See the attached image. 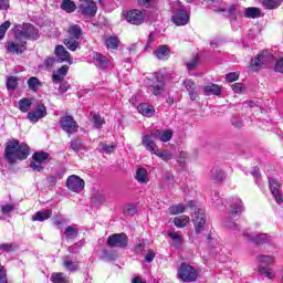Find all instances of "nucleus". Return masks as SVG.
I'll return each instance as SVG.
<instances>
[{
  "mask_svg": "<svg viewBox=\"0 0 283 283\" xmlns=\"http://www.w3.org/2000/svg\"><path fill=\"white\" fill-rule=\"evenodd\" d=\"M0 283H8V272L3 265H0Z\"/></svg>",
  "mask_w": 283,
  "mask_h": 283,
  "instance_id": "obj_56",
  "label": "nucleus"
},
{
  "mask_svg": "<svg viewBox=\"0 0 283 283\" xmlns=\"http://www.w3.org/2000/svg\"><path fill=\"white\" fill-rule=\"evenodd\" d=\"M48 158H50V155L48 153H35L32 156V160H38L39 163H42V165H45V163H48Z\"/></svg>",
  "mask_w": 283,
  "mask_h": 283,
  "instance_id": "obj_43",
  "label": "nucleus"
},
{
  "mask_svg": "<svg viewBox=\"0 0 283 283\" xmlns=\"http://www.w3.org/2000/svg\"><path fill=\"white\" fill-rule=\"evenodd\" d=\"M283 0H264L263 7H265L266 10H276L279 6H282Z\"/></svg>",
  "mask_w": 283,
  "mask_h": 283,
  "instance_id": "obj_40",
  "label": "nucleus"
},
{
  "mask_svg": "<svg viewBox=\"0 0 283 283\" xmlns=\"http://www.w3.org/2000/svg\"><path fill=\"white\" fill-rule=\"evenodd\" d=\"M30 167L33 171H38V172H41V171H43V169H45L43 164L41 161H39L38 159H32Z\"/></svg>",
  "mask_w": 283,
  "mask_h": 283,
  "instance_id": "obj_48",
  "label": "nucleus"
},
{
  "mask_svg": "<svg viewBox=\"0 0 283 283\" xmlns=\"http://www.w3.org/2000/svg\"><path fill=\"white\" fill-rule=\"evenodd\" d=\"M52 218V210H42L38 211L32 216L33 222H45V220H50Z\"/></svg>",
  "mask_w": 283,
  "mask_h": 283,
  "instance_id": "obj_24",
  "label": "nucleus"
},
{
  "mask_svg": "<svg viewBox=\"0 0 283 283\" xmlns=\"http://www.w3.org/2000/svg\"><path fill=\"white\" fill-rule=\"evenodd\" d=\"M55 55L60 59L61 63H69V65H72V55L65 50V46L57 45L55 48Z\"/></svg>",
  "mask_w": 283,
  "mask_h": 283,
  "instance_id": "obj_20",
  "label": "nucleus"
},
{
  "mask_svg": "<svg viewBox=\"0 0 283 283\" xmlns=\"http://www.w3.org/2000/svg\"><path fill=\"white\" fill-rule=\"evenodd\" d=\"M67 72H70V66L63 65L60 67L56 72L52 74V81L55 83V85H59V83H63L65 81V76H67Z\"/></svg>",
  "mask_w": 283,
  "mask_h": 283,
  "instance_id": "obj_21",
  "label": "nucleus"
},
{
  "mask_svg": "<svg viewBox=\"0 0 283 283\" xmlns=\"http://www.w3.org/2000/svg\"><path fill=\"white\" fill-rule=\"evenodd\" d=\"M28 86L31 92H39V88L43 87V82L40 81L38 77L32 76L28 80Z\"/></svg>",
  "mask_w": 283,
  "mask_h": 283,
  "instance_id": "obj_31",
  "label": "nucleus"
},
{
  "mask_svg": "<svg viewBox=\"0 0 283 283\" xmlns=\"http://www.w3.org/2000/svg\"><path fill=\"white\" fill-rule=\"evenodd\" d=\"M11 211H14V207L12 205L1 206L2 213L8 214L11 213Z\"/></svg>",
  "mask_w": 283,
  "mask_h": 283,
  "instance_id": "obj_62",
  "label": "nucleus"
},
{
  "mask_svg": "<svg viewBox=\"0 0 283 283\" xmlns=\"http://www.w3.org/2000/svg\"><path fill=\"white\" fill-rule=\"evenodd\" d=\"M270 191L277 205H282L283 202V196L280 192V182H277L275 179L270 180Z\"/></svg>",
  "mask_w": 283,
  "mask_h": 283,
  "instance_id": "obj_19",
  "label": "nucleus"
},
{
  "mask_svg": "<svg viewBox=\"0 0 283 283\" xmlns=\"http://www.w3.org/2000/svg\"><path fill=\"white\" fill-rule=\"evenodd\" d=\"M174 224L178 229H185V227H187V224H189V217H187V216L176 217L174 220Z\"/></svg>",
  "mask_w": 283,
  "mask_h": 283,
  "instance_id": "obj_36",
  "label": "nucleus"
},
{
  "mask_svg": "<svg viewBox=\"0 0 283 283\" xmlns=\"http://www.w3.org/2000/svg\"><path fill=\"white\" fill-rule=\"evenodd\" d=\"M137 3L142 8H151V6H156V0H137Z\"/></svg>",
  "mask_w": 283,
  "mask_h": 283,
  "instance_id": "obj_54",
  "label": "nucleus"
},
{
  "mask_svg": "<svg viewBox=\"0 0 283 283\" xmlns=\"http://www.w3.org/2000/svg\"><path fill=\"white\" fill-rule=\"evenodd\" d=\"M165 182L166 185L174 187V185L176 184V178L174 177V175H166Z\"/></svg>",
  "mask_w": 283,
  "mask_h": 283,
  "instance_id": "obj_61",
  "label": "nucleus"
},
{
  "mask_svg": "<svg viewBox=\"0 0 283 283\" xmlns=\"http://www.w3.org/2000/svg\"><path fill=\"white\" fill-rule=\"evenodd\" d=\"M146 85L154 96H160L165 92V76L160 73H155L147 77Z\"/></svg>",
  "mask_w": 283,
  "mask_h": 283,
  "instance_id": "obj_3",
  "label": "nucleus"
},
{
  "mask_svg": "<svg viewBox=\"0 0 283 283\" xmlns=\"http://www.w3.org/2000/svg\"><path fill=\"white\" fill-rule=\"evenodd\" d=\"M105 45L108 50H118V38L114 35L106 38Z\"/></svg>",
  "mask_w": 283,
  "mask_h": 283,
  "instance_id": "obj_37",
  "label": "nucleus"
},
{
  "mask_svg": "<svg viewBox=\"0 0 283 283\" xmlns=\"http://www.w3.org/2000/svg\"><path fill=\"white\" fill-rule=\"evenodd\" d=\"M244 211V206L241 199L235 198L233 205L230 206L231 216H240Z\"/></svg>",
  "mask_w": 283,
  "mask_h": 283,
  "instance_id": "obj_26",
  "label": "nucleus"
},
{
  "mask_svg": "<svg viewBox=\"0 0 283 283\" xmlns=\"http://www.w3.org/2000/svg\"><path fill=\"white\" fill-rule=\"evenodd\" d=\"M99 147L105 151V154H114V150L116 149L115 145H107V144H99Z\"/></svg>",
  "mask_w": 283,
  "mask_h": 283,
  "instance_id": "obj_53",
  "label": "nucleus"
},
{
  "mask_svg": "<svg viewBox=\"0 0 283 283\" xmlns=\"http://www.w3.org/2000/svg\"><path fill=\"white\" fill-rule=\"evenodd\" d=\"M244 17L247 19H260V17H262V11L259 8L250 7L245 9Z\"/></svg>",
  "mask_w": 283,
  "mask_h": 283,
  "instance_id": "obj_32",
  "label": "nucleus"
},
{
  "mask_svg": "<svg viewBox=\"0 0 283 283\" xmlns=\"http://www.w3.org/2000/svg\"><path fill=\"white\" fill-rule=\"evenodd\" d=\"M184 87H186L187 92H191V91L198 88L196 83H193V81H191V80L184 81Z\"/></svg>",
  "mask_w": 283,
  "mask_h": 283,
  "instance_id": "obj_55",
  "label": "nucleus"
},
{
  "mask_svg": "<svg viewBox=\"0 0 283 283\" xmlns=\"http://www.w3.org/2000/svg\"><path fill=\"white\" fill-rule=\"evenodd\" d=\"M48 116V109L44 105H39L34 112L28 113V118L31 123H39L40 118Z\"/></svg>",
  "mask_w": 283,
  "mask_h": 283,
  "instance_id": "obj_18",
  "label": "nucleus"
},
{
  "mask_svg": "<svg viewBox=\"0 0 283 283\" xmlns=\"http://www.w3.org/2000/svg\"><path fill=\"white\" fill-rule=\"evenodd\" d=\"M15 34L22 41H28V39L36 41L39 39V29L30 23L18 24L15 25Z\"/></svg>",
  "mask_w": 283,
  "mask_h": 283,
  "instance_id": "obj_4",
  "label": "nucleus"
},
{
  "mask_svg": "<svg viewBox=\"0 0 283 283\" xmlns=\"http://www.w3.org/2000/svg\"><path fill=\"white\" fill-rule=\"evenodd\" d=\"M62 266H64L66 271H70V273H76L81 266V262L72 260L70 256H64Z\"/></svg>",
  "mask_w": 283,
  "mask_h": 283,
  "instance_id": "obj_22",
  "label": "nucleus"
},
{
  "mask_svg": "<svg viewBox=\"0 0 283 283\" xmlns=\"http://www.w3.org/2000/svg\"><path fill=\"white\" fill-rule=\"evenodd\" d=\"M10 25H12L10 21H6L0 25V40L3 39V36H6V32H8Z\"/></svg>",
  "mask_w": 283,
  "mask_h": 283,
  "instance_id": "obj_52",
  "label": "nucleus"
},
{
  "mask_svg": "<svg viewBox=\"0 0 283 283\" xmlns=\"http://www.w3.org/2000/svg\"><path fill=\"white\" fill-rule=\"evenodd\" d=\"M30 156V147L28 144H19V140H11L7 143L4 149V158L10 165L17 160H25Z\"/></svg>",
  "mask_w": 283,
  "mask_h": 283,
  "instance_id": "obj_1",
  "label": "nucleus"
},
{
  "mask_svg": "<svg viewBox=\"0 0 283 283\" xmlns=\"http://www.w3.org/2000/svg\"><path fill=\"white\" fill-rule=\"evenodd\" d=\"M168 237H170L174 244H176L177 247H180V244H182V242H184L182 235H180L176 232H168Z\"/></svg>",
  "mask_w": 283,
  "mask_h": 283,
  "instance_id": "obj_47",
  "label": "nucleus"
},
{
  "mask_svg": "<svg viewBox=\"0 0 283 283\" xmlns=\"http://www.w3.org/2000/svg\"><path fill=\"white\" fill-rule=\"evenodd\" d=\"M125 19L128 23H132V25H143L145 22V13L140 10L133 9L126 12Z\"/></svg>",
  "mask_w": 283,
  "mask_h": 283,
  "instance_id": "obj_13",
  "label": "nucleus"
},
{
  "mask_svg": "<svg viewBox=\"0 0 283 283\" xmlns=\"http://www.w3.org/2000/svg\"><path fill=\"white\" fill-rule=\"evenodd\" d=\"M70 90V84L67 82H63L60 84L59 92L60 94H65Z\"/></svg>",
  "mask_w": 283,
  "mask_h": 283,
  "instance_id": "obj_64",
  "label": "nucleus"
},
{
  "mask_svg": "<svg viewBox=\"0 0 283 283\" xmlns=\"http://www.w3.org/2000/svg\"><path fill=\"white\" fill-rule=\"evenodd\" d=\"M6 50L9 54H23L28 50V42L21 40L18 34H15L14 40H10L6 43Z\"/></svg>",
  "mask_w": 283,
  "mask_h": 283,
  "instance_id": "obj_6",
  "label": "nucleus"
},
{
  "mask_svg": "<svg viewBox=\"0 0 283 283\" xmlns=\"http://www.w3.org/2000/svg\"><path fill=\"white\" fill-rule=\"evenodd\" d=\"M61 10H64V12H67L69 14H72L76 10V3L72 0H63L61 3Z\"/></svg>",
  "mask_w": 283,
  "mask_h": 283,
  "instance_id": "obj_35",
  "label": "nucleus"
},
{
  "mask_svg": "<svg viewBox=\"0 0 283 283\" xmlns=\"http://www.w3.org/2000/svg\"><path fill=\"white\" fill-rule=\"evenodd\" d=\"M275 72H280L281 74H283V57H281L274 66Z\"/></svg>",
  "mask_w": 283,
  "mask_h": 283,
  "instance_id": "obj_63",
  "label": "nucleus"
},
{
  "mask_svg": "<svg viewBox=\"0 0 283 283\" xmlns=\"http://www.w3.org/2000/svg\"><path fill=\"white\" fill-rule=\"evenodd\" d=\"M210 177L212 178V180H216L217 182H222L224 180V171L218 168H212Z\"/></svg>",
  "mask_w": 283,
  "mask_h": 283,
  "instance_id": "obj_38",
  "label": "nucleus"
},
{
  "mask_svg": "<svg viewBox=\"0 0 283 283\" xmlns=\"http://www.w3.org/2000/svg\"><path fill=\"white\" fill-rule=\"evenodd\" d=\"M60 125L63 132L69 134V136H72V134H76V132H78V124H76V120H74L72 115L61 117Z\"/></svg>",
  "mask_w": 283,
  "mask_h": 283,
  "instance_id": "obj_9",
  "label": "nucleus"
},
{
  "mask_svg": "<svg viewBox=\"0 0 283 283\" xmlns=\"http://www.w3.org/2000/svg\"><path fill=\"white\" fill-rule=\"evenodd\" d=\"M67 33L70 39H75L78 41L83 34V30H81V27L77 24H73L69 28Z\"/></svg>",
  "mask_w": 283,
  "mask_h": 283,
  "instance_id": "obj_30",
  "label": "nucleus"
},
{
  "mask_svg": "<svg viewBox=\"0 0 283 283\" xmlns=\"http://www.w3.org/2000/svg\"><path fill=\"white\" fill-rule=\"evenodd\" d=\"M237 10H238V6L232 4L228 9H219L217 10V12H229V14L233 15L235 14Z\"/></svg>",
  "mask_w": 283,
  "mask_h": 283,
  "instance_id": "obj_58",
  "label": "nucleus"
},
{
  "mask_svg": "<svg viewBox=\"0 0 283 283\" xmlns=\"http://www.w3.org/2000/svg\"><path fill=\"white\" fill-rule=\"evenodd\" d=\"M259 262H261V264H273L275 262V258L271 256V255H261L258 258Z\"/></svg>",
  "mask_w": 283,
  "mask_h": 283,
  "instance_id": "obj_50",
  "label": "nucleus"
},
{
  "mask_svg": "<svg viewBox=\"0 0 283 283\" xmlns=\"http://www.w3.org/2000/svg\"><path fill=\"white\" fill-rule=\"evenodd\" d=\"M155 56H157L159 61H165L166 59H169V49L166 45L159 46L155 51Z\"/></svg>",
  "mask_w": 283,
  "mask_h": 283,
  "instance_id": "obj_33",
  "label": "nucleus"
},
{
  "mask_svg": "<svg viewBox=\"0 0 283 283\" xmlns=\"http://www.w3.org/2000/svg\"><path fill=\"white\" fill-rule=\"evenodd\" d=\"M71 149L78 154L82 149H84L85 146H83V142L81 139H73L71 140L70 145Z\"/></svg>",
  "mask_w": 283,
  "mask_h": 283,
  "instance_id": "obj_44",
  "label": "nucleus"
},
{
  "mask_svg": "<svg viewBox=\"0 0 283 283\" xmlns=\"http://www.w3.org/2000/svg\"><path fill=\"white\" fill-rule=\"evenodd\" d=\"M17 250V244L13 243H2L0 244V251L2 253H12Z\"/></svg>",
  "mask_w": 283,
  "mask_h": 283,
  "instance_id": "obj_45",
  "label": "nucleus"
},
{
  "mask_svg": "<svg viewBox=\"0 0 283 283\" xmlns=\"http://www.w3.org/2000/svg\"><path fill=\"white\" fill-rule=\"evenodd\" d=\"M93 63L98 67V70H107L108 67H112L109 59L101 53H95L93 55Z\"/></svg>",
  "mask_w": 283,
  "mask_h": 283,
  "instance_id": "obj_17",
  "label": "nucleus"
},
{
  "mask_svg": "<svg viewBox=\"0 0 283 283\" xmlns=\"http://www.w3.org/2000/svg\"><path fill=\"white\" fill-rule=\"evenodd\" d=\"M226 227L232 229L239 238H244L248 242H254V244H266V242L271 240V235L266 233L253 234L249 230H242V232H240V226L234 222H228L226 223Z\"/></svg>",
  "mask_w": 283,
  "mask_h": 283,
  "instance_id": "obj_2",
  "label": "nucleus"
},
{
  "mask_svg": "<svg viewBox=\"0 0 283 283\" xmlns=\"http://www.w3.org/2000/svg\"><path fill=\"white\" fill-rule=\"evenodd\" d=\"M64 45L70 50L71 52H76L77 50H81V42L74 38H67L64 40Z\"/></svg>",
  "mask_w": 283,
  "mask_h": 283,
  "instance_id": "obj_27",
  "label": "nucleus"
},
{
  "mask_svg": "<svg viewBox=\"0 0 283 283\" xmlns=\"http://www.w3.org/2000/svg\"><path fill=\"white\" fill-rule=\"evenodd\" d=\"M78 12L83 14V17H96V12H98V7L94 0H78Z\"/></svg>",
  "mask_w": 283,
  "mask_h": 283,
  "instance_id": "obj_8",
  "label": "nucleus"
},
{
  "mask_svg": "<svg viewBox=\"0 0 283 283\" xmlns=\"http://www.w3.org/2000/svg\"><path fill=\"white\" fill-rule=\"evenodd\" d=\"M51 282L67 283V282H70V276L65 275V273H63V272L53 273L51 275Z\"/></svg>",
  "mask_w": 283,
  "mask_h": 283,
  "instance_id": "obj_34",
  "label": "nucleus"
},
{
  "mask_svg": "<svg viewBox=\"0 0 283 283\" xmlns=\"http://www.w3.org/2000/svg\"><path fill=\"white\" fill-rule=\"evenodd\" d=\"M17 85H19L17 77L10 76L7 78V90H17Z\"/></svg>",
  "mask_w": 283,
  "mask_h": 283,
  "instance_id": "obj_49",
  "label": "nucleus"
},
{
  "mask_svg": "<svg viewBox=\"0 0 283 283\" xmlns=\"http://www.w3.org/2000/svg\"><path fill=\"white\" fill-rule=\"evenodd\" d=\"M137 111L139 112V114H142V116H146L147 118H151V116L156 114V109L153 105L149 104H139L137 106Z\"/></svg>",
  "mask_w": 283,
  "mask_h": 283,
  "instance_id": "obj_23",
  "label": "nucleus"
},
{
  "mask_svg": "<svg viewBox=\"0 0 283 283\" xmlns=\"http://www.w3.org/2000/svg\"><path fill=\"white\" fill-rule=\"evenodd\" d=\"M198 67V57H193L191 61L187 63L188 70H196Z\"/></svg>",
  "mask_w": 283,
  "mask_h": 283,
  "instance_id": "obj_59",
  "label": "nucleus"
},
{
  "mask_svg": "<svg viewBox=\"0 0 283 283\" xmlns=\"http://www.w3.org/2000/svg\"><path fill=\"white\" fill-rule=\"evenodd\" d=\"M18 105H19L20 112L25 113L30 109V107H32V102H30V99L28 98H23L18 103Z\"/></svg>",
  "mask_w": 283,
  "mask_h": 283,
  "instance_id": "obj_46",
  "label": "nucleus"
},
{
  "mask_svg": "<svg viewBox=\"0 0 283 283\" xmlns=\"http://www.w3.org/2000/svg\"><path fill=\"white\" fill-rule=\"evenodd\" d=\"M232 90L233 92H235V94H242V90H244V85L242 83H235L232 85Z\"/></svg>",
  "mask_w": 283,
  "mask_h": 283,
  "instance_id": "obj_60",
  "label": "nucleus"
},
{
  "mask_svg": "<svg viewBox=\"0 0 283 283\" xmlns=\"http://www.w3.org/2000/svg\"><path fill=\"white\" fill-rule=\"evenodd\" d=\"M189 13L185 10V7L179 4V10L172 15V22L175 25H187L189 23Z\"/></svg>",
  "mask_w": 283,
  "mask_h": 283,
  "instance_id": "obj_14",
  "label": "nucleus"
},
{
  "mask_svg": "<svg viewBox=\"0 0 283 283\" xmlns=\"http://www.w3.org/2000/svg\"><path fill=\"white\" fill-rule=\"evenodd\" d=\"M151 136L155 138V140H160V143H169L171 138L174 137V130L172 129H156L151 130Z\"/></svg>",
  "mask_w": 283,
  "mask_h": 283,
  "instance_id": "obj_15",
  "label": "nucleus"
},
{
  "mask_svg": "<svg viewBox=\"0 0 283 283\" xmlns=\"http://www.w3.org/2000/svg\"><path fill=\"white\" fill-rule=\"evenodd\" d=\"M66 188L69 191H73V193H81L85 189V180L76 175H71L66 179Z\"/></svg>",
  "mask_w": 283,
  "mask_h": 283,
  "instance_id": "obj_10",
  "label": "nucleus"
},
{
  "mask_svg": "<svg viewBox=\"0 0 283 283\" xmlns=\"http://www.w3.org/2000/svg\"><path fill=\"white\" fill-rule=\"evenodd\" d=\"M128 240L126 233H115L108 237L107 244L111 248L125 249L128 244Z\"/></svg>",
  "mask_w": 283,
  "mask_h": 283,
  "instance_id": "obj_12",
  "label": "nucleus"
},
{
  "mask_svg": "<svg viewBox=\"0 0 283 283\" xmlns=\"http://www.w3.org/2000/svg\"><path fill=\"white\" fill-rule=\"evenodd\" d=\"M238 78H240V74L237 72L228 73L226 75V81H228V83H233V81H238Z\"/></svg>",
  "mask_w": 283,
  "mask_h": 283,
  "instance_id": "obj_57",
  "label": "nucleus"
},
{
  "mask_svg": "<svg viewBox=\"0 0 283 283\" xmlns=\"http://www.w3.org/2000/svg\"><path fill=\"white\" fill-rule=\"evenodd\" d=\"M156 138H154V136H151V132L149 135H144L142 137V145L143 147H145V149L147 151H149L150 154H156V150L158 149V145H156Z\"/></svg>",
  "mask_w": 283,
  "mask_h": 283,
  "instance_id": "obj_16",
  "label": "nucleus"
},
{
  "mask_svg": "<svg viewBox=\"0 0 283 283\" xmlns=\"http://www.w3.org/2000/svg\"><path fill=\"white\" fill-rule=\"evenodd\" d=\"M203 92H205L206 96H211V94L213 96H220V94H222V90L220 88V86H218L216 84L205 86Z\"/></svg>",
  "mask_w": 283,
  "mask_h": 283,
  "instance_id": "obj_29",
  "label": "nucleus"
},
{
  "mask_svg": "<svg viewBox=\"0 0 283 283\" xmlns=\"http://www.w3.org/2000/svg\"><path fill=\"white\" fill-rule=\"evenodd\" d=\"M187 209V206L182 205V203H179V205H175V206H171L169 208V213L171 216H178L179 213H185V210Z\"/></svg>",
  "mask_w": 283,
  "mask_h": 283,
  "instance_id": "obj_42",
  "label": "nucleus"
},
{
  "mask_svg": "<svg viewBox=\"0 0 283 283\" xmlns=\"http://www.w3.org/2000/svg\"><path fill=\"white\" fill-rule=\"evenodd\" d=\"M135 178L139 185H147L149 182V172L145 168H138Z\"/></svg>",
  "mask_w": 283,
  "mask_h": 283,
  "instance_id": "obj_25",
  "label": "nucleus"
},
{
  "mask_svg": "<svg viewBox=\"0 0 283 283\" xmlns=\"http://www.w3.org/2000/svg\"><path fill=\"white\" fill-rule=\"evenodd\" d=\"M259 271L261 273V275H265V277H268L269 280H273V277H275V274L273 273V271H271L268 268H259Z\"/></svg>",
  "mask_w": 283,
  "mask_h": 283,
  "instance_id": "obj_51",
  "label": "nucleus"
},
{
  "mask_svg": "<svg viewBox=\"0 0 283 283\" xmlns=\"http://www.w3.org/2000/svg\"><path fill=\"white\" fill-rule=\"evenodd\" d=\"M273 63V55L269 51L259 53L254 59L251 60V69L255 72L261 67H269Z\"/></svg>",
  "mask_w": 283,
  "mask_h": 283,
  "instance_id": "obj_5",
  "label": "nucleus"
},
{
  "mask_svg": "<svg viewBox=\"0 0 283 283\" xmlns=\"http://www.w3.org/2000/svg\"><path fill=\"white\" fill-rule=\"evenodd\" d=\"M192 222L195 224V232L200 235L205 231V224H207V216L202 209H198L192 214Z\"/></svg>",
  "mask_w": 283,
  "mask_h": 283,
  "instance_id": "obj_11",
  "label": "nucleus"
},
{
  "mask_svg": "<svg viewBox=\"0 0 283 283\" xmlns=\"http://www.w3.org/2000/svg\"><path fill=\"white\" fill-rule=\"evenodd\" d=\"M64 235L66 238V240H74V238H76V235H78V230L72 226L66 227L65 231H64Z\"/></svg>",
  "mask_w": 283,
  "mask_h": 283,
  "instance_id": "obj_41",
  "label": "nucleus"
},
{
  "mask_svg": "<svg viewBox=\"0 0 283 283\" xmlns=\"http://www.w3.org/2000/svg\"><path fill=\"white\" fill-rule=\"evenodd\" d=\"M91 123H93L95 129H101L105 125V118L96 113L90 114Z\"/></svg>",
  "mask_w": 283,
  "mask_h": 283,
  "instance_id": "obj_28",
  "label": "nucleus"
},
{
  "mask_svg": "<svg viewBox=\"0 0 283 283\" xmlns=\"http://www.w3.org/2000/svg\"><path fill=\"white\" fill-rule=\"evenodd\" d=\"M155 156H157L158 158H160L165 163L174 159V155L169 150H161L160 151L159 149H157L156 153H155Z\"/></svg>",
  "mask_w": 283,
  "mask_h": 283,
  "instance_id": "obj_39",
  "label": "nucleus"
},
{
  "mask_svg": "<svg viewBox=\"0 0 283 283\" xmlns=\"http://www.w3.org/2000/svg\"><path fill=\"white\" fill-rule=\"evenodd\" d=\"M177 275L181 282H196L198 280V271L187 263H181Z\"/></svg>",
  "mask_w": 283,
  "mask_h": 283,
  "instance_id": "obj_7",
  "label": "nucleus"
}]
</instances>
